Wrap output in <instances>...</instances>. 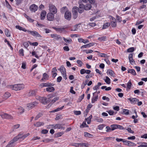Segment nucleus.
Masks as SVG:
<instances>
[{
	"label": "nucleus",
	"instance_id": "f257e3e1",
	"mask_svg": "<svg viewBox=\"0 0 147 147\" xmlns=\"http://www.w3.org/2000/svg\"><path fill=\"white\" fill-rule=\"evenodd\" d=\"M24 87L23 84H15L12 86V89L15 90H19L23 89Z\"/></svg>",
	"mask_w": 147,
	"mask_h": 147
},
{
	"label": "nucleus",
	"instance_id": "f03ea898",
	"mask_svg": "<svg viewBox=\"0 0 147 147\" xmlns=\"http://www.w3.org/2000/svg\"><path fill=\"white\" fill-rule=\"evenodd\" d=\"M49 7L50 13L55 14L57 13V9L55 5L52 4H50L49 5Z\"/></svg>",
	"mask_w": 147,
	"mask_h": 147
},
{
	"label": "nucleus",
	"instance_id": "7ed1b4c3",
	"mask_svg": "<svg viewBox=\"0 0 147 147\" xmlns=\"http://www.w3.org/2000/svg\"><path fill=\"white\" fill-rule=\"evenodd\" d=\"M59 70L61 73V74L63 78L66 80L67 79L66 71L65 69V68L63 65H61L59 69Z\"/></svg>",
	"mask_w": 147,
	"mask_h": 147
},
{
	"label": "nucleus",
	"instance_id": "20e7f679",
	"mask_svg": "<svg viewBox=\"0 0 147 147\" xmlns=\"http://www.w3.org/2000/svg\"><path fill=\"white\" fill-rule=\"evenodd\" d=\"M79 7L80 8H84L86 10H88L91 9L92 6L89 3L86 4L85 5L82 4H81L79 5Z\"/></svg>",
	"mask_w": 147,
	"mask_h": 147
},
{
	"label": "nucleus",
	"instance_id": "39448f33",
	"mask_svg": "<svg viewBox=\"0 0 147 147\" xmlns=\"http://www.w3.org/2000/svg\"><path fill=\"white\" fill-rule=\"evenodd\" d=\"M78 7H74L72 9V16L74 19L78 17Z\"/></svg>",
	"mask_w": 147,
	"mask_h": 147
},
{
	"label": "nucleus",
	"instance_id": "423d86ee",
	"mask_svg": "<svg viewBox=\"0 0 147 147\" xmlns=\"http://www.w3.org/2000/svg\"><path fill=\"white\" fill-rule=\"evenodd\" d=\"M0 116L4 119H11L13 118V117L11 115L6 113H0Z\"/></svg>",
	"mask_w": 147,
	"mask_h": 147
},
{
	"label": "nucleus",
	"instance_id": "0eeeda50",
	"mask_svg": "<svg viewBox=\"0 0 147 147\" xmlns=\"http://www.w3.org/2000/svg\"><path fill=\"white\" fill-rule=\"evenodd\" d=\"M27 32L33 36H35L36 37L38 38H41L42 37V36L37 32L35 31H31L28 30Z\"/></svg>",
	"mask_w": 147,
	"mask_h": 147
},
{
	"label": "nucleus",
	"instance_id": "6e6552de",
	"mask_svg": "<svg viewBox=\"0 0 147 147\" xmlns=\"http://www.w3.org/2000/svg\"><path fill=\"white\" fill-rule=\"evenodd\" d=\"M29 9L32 13L35 12L38 9V6L35 4H33L30 6Z\"/></svg>",
	"mask_w": 147,
	"mask_h": 147
},
{
	"label": "nucleus",
	"instance_id": "1a4fd4ad",
	"mask_svg": "<svg viewBox=\"0 0 147 147\" xmlns=\"http://www.w3.org/2000/svg\"><path fill=\"white\" fill-rule=\"evenodd\" d=\"M37 99L39 100L40 102L44 104H46L48 102L47 98L42 97H39L37 98Z\"/></svg>",
	"mask_w": 147,
	"mask_h": 147
},
{
	"label": "nucleus",
	"instance_id": "9d476101",
	"mask_svg": "<svg viewBox=\"0 0 147 147\" xmlns=\"http://www.w3.org/2000/svg\"><path fill=\"white\" fill-rule=\"evenodd\" d=\"M62 129L60 124H56L54 125H51L47 126V129Z\"/></svg>",
	"mask_w": 147,
	"mask_h": 147
},
{
	"label": "nucleus",
	"instance_id": "9b49d317",
	"mask_svg": "<svg viewBox=\"0 0 147 147\" xmlns=\"http://www.w3.org/2000/svg\"><path fill=\"white\" fill-rule=\"evenodd\" d=\"M123 143L125 145H127L129 146H134L136 145L134 143L131 142L129 141L124 140Z\"/></svg>",
	"mask_w": 147,
	"mask_h": 147
},
{
	"label": "nucleus",
	"instance_id": "f8f14e48",
	"mask_svg": "<svg viewBox=\"0 0 147 147\" xmlns=\"http://www.w3.org/2000/svg\"><path fill=\"white\" fill-rule=\"evenodd\" d=\"M71 16V13L70 12L67 11L65 12V18L68 20H70Z\"/></svg>",
	"mask_w": 147,
	"mask_h": 147
},
{
	"label": "nucleus",
	"instance_id": "ddd939ff",
	"mask_svg": "<svg viewBox=\"0 0 147 147\" xmlns=\"http://www.w3.org/2000/svg\"><path fill=\"white\" fill-rule=\"evenodd\" d=\"M54 14L49 13H47V18L48 20L50 21H53L54 19Z\"/></svg>",
	"mask_w": 147,
	"mask_h": 147
},
{
	"label": "nucleus",
	"instance_id": "4468645a",
	"mask_svg": "<svg viewBox=\"0 0 147 147\" xmlns=\"http://www.w3.org/2000/svg\"><path fill=\"white\" fill-rule=\"evenodd\" d=\"M51 36L52 38L57 40L61 39L62 38L61 37L60 35L57 34H51Z\"/></svg>",
	"mask_w": 147,
	"mask_h": 147
},
{
	"label": "nucleus",
	"instance_id": "2eb2a0df",
	"mask_svg": "<svg viewBox=\"0 0 147 147\" xmlns=\"http://www.w3.org/2000/svg\"><path fill=\"white\" fill-rule=\"evenodd\" d=\"M37 104L38 103L36 102H33L28 104L27 105V108L29 109H31L34 107L35 106H36Z\"/></svg>",
	"mask_w": 147,
	"mask_h": 147
},
{
	"label": "nucleus",
	"instance_id": "dca6fc26",
	"mask_svg": "<svg viewBox=\"0 0 147 147\" xmlns=\"http://www.w3.org/2000/svg\"><path fill=\"white\" fill-rule=\"evenodd\" d=\"M53 28L57 31L58 32L60 33H62L65 32V28H64L62 27L59 28L54 27Z\"/></svg>",
	"mask_w": 147,
	"mask_h": 147
},
{
	"label": "nucleus",
	"instance_id": "f3484780",
	"mask_svg": "<svg viewBox=\"0 0 147 147\" xmlns=\"http://www.w3.org/2000/svg\"><path fill=\"white\" fill-rule=\"evenodd\" d=\"M111 129H124L123 127L120 125L116 124L111 125Z\"/></svg>",
	"mask_w": 147,
	"mask_h": 147
},
{
	"label": "nucleus",
	"instance_id": "a211bd4d",
	"mask_svg": "<svg viewBox=\"0 0 147 147\" xmlns=\"http://www.w3.org/2000/svg\"><path fill=\"white\" fill-rule=\"evenodd\" d=\"M128 99L130 101L131 103L132 104H135L137 102L139 101L138 99L136 98H128Z\"/></svg>",
	"mask_w": 147,
	"mask_h": 147
},
{
	"label": "nucleus",
	"instance_id": "6ab92c4d",
	"mask_svg": "<svg viewBox=\"0 0 147 147\" xmlns=\"http://www.w3.org/2000/svg\"><path fill=\"white\" fill-rule=\"evenodd\" d=\"M96 93V92H95L93 93V97L92 99L91 102L92 103H93L94 102L96 101L98 98V95H96L95 94Z\"/></svg>",
	"mask_w": 147,
	"mask_h": 147
},
{
	"label": "nucleus",
	"instance_id": "aec40b11",
	"mask_svg": "<svg viewBox=\"0 0 147 147\" xmlns=\"http://www.w3.org/2000/svg\"><path fill=\"white\" fill-rule=\"evenodd\" d=\"M90 70H86L84 69H81L80 71V73L81 74H83L85 73L89 74H90Z\"/></svg>",
	"mask_w": 147,
	"mask_h": 147
},
{
	"label": "nucleus",
	"instance_id": "412c9836",
	"mask_svg": "<svg viewBox=\"0 0 147 147\" xmlns=\"http://www.w3.org/2000/svg\"><path fill=\"white\" fill-rule=\"evenodd\" d=\"M107 73L108 75H109L112 77H114L115 76V74L114 72L111 70L109 69L107 70Z\"/></svg>",
	"mask_w": 147,
	"mask_h": 147
},
{
	"label": "nucleus",
	"instance_id": "4be33fe9",
	"mask_svg": "<svg viewBox=\"0 0 147 147\" xmlns=\"http://www.w3.org/2000/svg\"><path fill=\"white\" fill-rule=\"evenodd\" d=\"M11 96V94L8 92H5L4 93L3 96V98L5 100H6Z\"/></svg>",
	"mask_w": 147,
	"mask_h": 147
},
{
	"label": "nucleus",
	"instance_id": "5701e85b",
	"mask_svg": "<svg viewBox=\"0 0 147 147\" xmlns=\"http://www.w3.org/2000/svg\"><path fill=\"white\" fill-rule=\"evenodd\" d=\"M46 12L45 11L43 10L42 11L40 14V19L42 20H44L46 15Z\"/></svg>",
	"mask_w": 147,
	"mask_h": 147
},
{
	"label": "nucleus",
	"instance_id": "b1692460",
	"mask_svg": "<svg viewBox=\"0 0 147 147\" xmlns=\"http://www.w3.org/2000/svg\"><path fill=\"white\" fill-rule=\"evenodd\" d=\"M88 143L81 142L79 143L78 147H88Z\"/></svg>",
	"mask_w": 147,
	"mask_h": 147
},
{
	"label": "nucleus",
	"instance_id": "393cba45",
	"mask_svg": "<svg viewBox=\"0 0 147 147\" xmlns=\"http://www.w3.org/2000/svg\"><path fill=\"white\" fill-rule=\"evenodd\" d=\"M44 125V123L40 121L37 122L34 124V126L37 127L42 126Z\"/></svg>",
	"mask_w": 147,
	"mask_h": 147
},
{
	"label": "nucleus",
	"instance_id": "a878e982",
	"mask_svg": "<svg viewBox=\"0 0 147 147\" xmlns=\"http://www.w3.org/2000/svg\"><path fill=\"white\" fill-rule=\"evenodd\" d=\"M35 94V92L34 90H30L27 93V95L28 96H34Z\"/></svg>",
	"mask_w": 147,
	"mask_h": 147
},
{
	"label": "nucleus",
	"instance_id": "bb28decb",
	"mask_svg": "<svg viewBox=\"0 0 147 147\" xmlns=\"http://www.w3.org/2000/svg\"><path fill=\"white\" fill-rule=\"evenodd\" d=\"M64 107V106H62L61 107H58V108H57V109H56L52 111H51V112L54 113V112H55L59 111L62 110Z\"/></svg>",
	"mask_w": 147,
	"mask_h": 147
},
{
	"label": "nucleus",
	"instance_id": "cd10ccee",
	"mask_svg": "<svg viewBox=\"0 0 147 147\" xmlns=\"http://www.w3.org/2000/svg\"><path fill=\"white\" fill-rule=\"evenodd\" d=\"M55 90V88L53 87H49L46 88V90L47 92H51Z\"/></svg>",
	"mask_w": 147,
	"mask_h": 147
},
{
	"label": "nucleus",
	"instance_id": "c85d7f7f",
	"mask_svg": "<svg viewBox=\"0 0 147 147\" xmlns=\"http://www.w3.org/2000/svg\"><path fill=\"white\" fill-rule=\"evenodd\" d=\"M19 135H21V136H20V138L21 140H23L26 137L30 135V134L29 133H27L23 135H22L20 134Z\"/></svg>",
	"mask_w": 147,
	"mask_h": 147
},
{
	"label": "nucleus",
	"instance_id": "c756f323",
	"mask_svg": "<svg viewBox=\"0 0 147 147\" xmlns=\"http://www.w3.org/2000/svg\"><path fill=\"white\" fill-rule=\"evenodd\" d=\"M128 73H130L131 74L135 76L136 75V74L135 71L134 69H129L128 70Z\"/></svg>",
	"mask_w": 147,
	"mask_h": 147
},
{
	"label": "nucleus",
	"instance_id": "7c9ffc66",
	"mask_svg": "<svg viewBox=\"0 0 147 147\" xmlns=\"http://www.w3.org/2000/svg\"><path fill=\"white\" fill-rule=\"evenodd\" d=\"M24 16L27 19V20L30 22H33L34 21V20L31 18L29 17L28 15L26 14H24Z\"/></svg>",
	"mask_w": 147,
	"mask_h": 147
},
{
	"label": "nucleus",
	"instance_id": "2f4dec72",
	"mask_svg": "<svg viewBox=\"0 0 147 147\" xmlns=\"http://www.w3.org/2000/svg\"><path fill=\"white\" fill-rule=\"evenodd\" d=\"M5 35L7 37H10L11 36L10 32L8 29H6L5 30Z\"/></svg>",
	"mask_w": 147,
	"mask_h": 147
},
{
	"label": "nucleus",
	"instance_id": "473e14b6",
	"mask_svg": "<svg viewBox=\"0 0 147 147\" xmlns=\"http://www.w3.org/2000/svg\"><path fill=\"white\" fill-rule=\"evenodd\" d=\"M106 79H104L105 82L107 84H109L111 83V80L110 79L108 76H106Z\"/></svg>",
	"mask_w": 147,
	"mask_h": 147
},
{
	"label": "nucleus",
	"instance_id": "72a5a7b5",
	"mask_svg": "<svg viewBox=\"0 0 147 147\" xmlns=\"http://www.w3.org/2000/svg\"><path fill=\"white\" fill-rule=\"evenodd\" d=\"M110 25V24L109 23L107 22L103 26L102 29H105L107 28Z\"/></svg>",
	"mask_w": 147,
	"mask_h": 147
},
{
	"label": "nucleus",
	"instance_id": "f704fd0d",
	"mask_svg": "<svg viewBox=\"0 0 147 147\" xmlns=\"http://www.w3.org/2000/svg\"><path fill=\"white\" fill-rule=\"evenodd\" d=\"M106 36H103L101 37H99L98 40L100 41H105L106 39Z\"/></svg>",
	"mask_w": 147,
	"mask_h": 147
},
{
	"label": "nucleus",
	"instance_id": "c9c22d12",
	"mask_svg": "<svg viewBox=\"0 0 147 147\" xmlns=\"http://www.w3.org/2000/svg\"><path fill=\"white\" fill-rule=\"evenodd\" d=\"M88 126L87 125L86 122H83L82 125H80V127L81 128H83L84 127H88Z\"/></svg>",
	"mask_w": 147,
	"mask_h": 147
},
{
	"label": "nucleus",
	"instance_id": "e433bc0d",
	"mask_svg": "<svg viewBox=\"0 0 147 147\" xmlns=\"http://www.w3.org/2000/svg\"><path fill=\"white\" fill-rule=\"evenodd\" d=\"M44 84V86L45 87H48L51 86H53L54 85V84H51V83H43Z\"/></svg>",
	"mask_w": 147,
	"mask_h": 147
},
{
	"label": "nucleus",
	"instance_id": "4c0bfd02",
	"mask_svg": "<svg viewBox=\"0 0 147 147\" xmlns=\"http://www.w3.org/2000/svg\"><path fill=\"white\" fill-rule=\"evenodd\" d=\"M64 133L63 132H58L55 134V136L56 137H58L61 136Z\"/></svg>",
	"mask_w": 147,
	"mask_h": 147
},
{
	"label": "nucleus",
	"instance_id": "58836bf2",
	"mask_svg": "<svg viewBox=\"0 0 147 147\" xmlns=\"http://www.w3.org/2000/svg\"><path fill=\"white\" fill-rule=\"evenodd\" d=\"M63 38L65 41L68 43H70L72 42V40L70 38L68 39H67L64 37H63Z\"/></svg>",
	"mask_w": 147,
	"mask_h": 147
},
{
	"label": "nucleus",
	"instance_id": "ea45409f",
	"mask_svg": "<svg viewBox=\"0 0 147 147\" xmlns=\"http://www.w3.org/2000/svg\"><path fill=\"white\" fill-rule=\"evenodd\" d=\"M48 77L49 76L46 73H44L43 74V78L42 80H43V79L47 80L48 79Z\"/></svg>",
	"mask_w": 147,
	"mask_h": 147
},
{
	"label": "nucleus",
	"instance_id": "a19ab883",
	"mask_svg": "<svg viewBox=\"0 0 147 147\" xmlns=\"http://www.w3.org/2000/svg\"><path fill=\"white\" fill-rule=\"evenodd\" d=\"M19 54L20 56H23L24 55V51L23 49H20L19 50Z\"/></svg>",
	"mask_w": 147,
	"mask_h": 147
},
{
	"label": "nucleus",
	"instance_id": "79ce46f5",
	"mask_svg": "<svg viewBox=\"0 0 147 147\" xmlns=\"http://www.w3.org/2000/svg\"><path fill=\"white\" fill-rule=\"evenodd\" d=\"M92 117V115H91L89 116L86 119V120L87 121V123L88 124H89L90 123Z\"/></svg>",
	"mask_w": 147,
	"mask_h": 147
},
{
	"label": "nucleus",
	"instance_id": "37998d69",
	"mask_svg": "<svg viewBox=\"0 0 147 147\" xmlns=\"http://www.w3.org/2000/svg\"><path fill=\"white\" fill-rule=\"evenodd\" d=\"M134 47H131L128 49L127 50V51L128 53L132 52L134 51Z\"/></svg>",
	"mask_w": 147,
	"mask_h": 147
},
{
	"label": "nucleus",
	"instance_id": "c03bdc74",
	"mask_svg": "<svg viewBox=\"0 0 147 147\" xmlns=\"http://www.w3.org/2000/svg\"><path fill=\"white\" fill-rule=\"evenodd\" d=\"M20 136H21L20 135H18L17 136L15 137L13 139V140L14 141V142H16L19 139H20Z\"/></svg>",
	"mask_w": 147,
	"mask_h": 147
},
{
	"label": "nucleus",
	"instance_id": "a18cd8bd",
	"mask_svg": "<svg viewBox=\"0 0 147 147\" xmlns=\"http://www.w3.org/2000/svg\"><path fill=\"white\" fill-rule=\"evenodd\" d=\"M138 147H147V143L142 142L140 146H138Z\"/></svg>",
	"mask_w": 147,
	"mask_h": 147
},
{
	"label": "nucleus",
	"instance_id": "49530a36",
	"mask_svg": "<svg viewBox=\"0 0 147 147\" xmlns=\"http://www.w3.org/2000/svg\"><path fill=\"white\" fill-rule=\"evenodd\" d=\"M42 115V113H39L38 114V115L36 116V117L35 118V120H37L38 118L41 117Z\"/></svg>",
	"mask_w": 147,
	"mask_h": 147
},
{
	"label": "nucleus",
	"instance_id": "de8ad7c7",
	"mask_svg": "<svg viewBox=\"0 0 147 147\" xmlns=\"http://www.w3.org/2000/svg\"><path fill=\"white\" fill-rule=\"evenodd\" d=\"M115 21L112 22H111V25L113 27H115L116 26L117 24L115 19H114Z\"/></svg>",
	"mask_w": 147,
	"mask_h": 147
},
{
	"label": "nucleus",
	"instance_id": "09e8293b",
	"mask_svg": "<svg viewBox=\"0 0 147 147\" xmlns=\"http://www.w3.org/2000/svg\"><path fill=\"white\" fill-rule=\"evenodd\" d=\"M84 136L85 137H88V138H91L92 136L91 135L86 132H84Z\"/></svg>",
	"mask_w": 147,
	"mask_h": 147
},
{
	"label": "nucleus",
	"instance_id": "8fccbe9b",
	"mask_svg": "<svg viewBox=\"0 0 147 147\" xmlns=\"http://www.w3.org/2000/svg\"><path fill=\"white\" fill-rule=\"evenodd\" d=\"M18 112L20 113H22L24 112V109L22 107H20L18 108Z\"/></svg>",
	"mask_w": 147,
	"mask_h": 147
},
{
	"label": "nucleus",
	"instance_id": "3c124183",
	"mask_svg": "<svg viewBox=\"0 0 147 147\" xmlns=\"http://www.w3.org/2000/svg\"><path fill=\"white\" fill-rule=\"evenodd\" d=\"M32 56H35V57L37 59H38L39 58V57L38 55H37L35 51H34L32 52Z\"/></svg>",
	"mask_w": 147,
	"mask_h": 147
},
{
	"label": "nucleus",
	"instance_id": "603ef678",
	"mask_svg": "<svg viewBox=\"0 0 147 147\" xmlns=\"http://www.w3.org/2000/svg\"><path fill=\"white\" fill-rule=\"evenodd\" d=\"M77 63L78 64L79 67H81L83 64L82 61L80 60H78L77 61Z\"/></svg>",
	"mask_w": 147,
	"mask_h": 147
},
{
	"label": "nucleus",
	"instance_id": "864d4df0",
	"mask_svg": "<svg viewBox=\"0 0 147 147\" xmlns=\"http://www.w3.org/2000/svg\"><path fill=\"white\" fill-rule=\"evenodd\" d=\"M131 86V83L130 80H129L127 84V87L129 89H130Z\"/></svg>",
	"mask_w": 147,
	"mask_h": 147
},
{
	"label": "nucleus",
	"instance_id": "5fc2aeb1",
	"mask_svg": "<svg viewBox=\"0 0 147 147\" xmlns=\"http://www.w3.org/2000/svg\"><path fill=\"white\" fill-rule=\"evenodd\" d=\"M123 111L125 114L128 115L129 114V111L128 110L124 109Z\"/></svg>",
	"mask_w": 147,
	"mask_h": 147
},
{
	"label": "nucleus",
	"instance_id": "6e6d98bb",
	"mask_svg": "<svg viewBox=\"0 0 147 147\" xmlns=\"http://www.w3.org/2000/svg\"><path fill=\"white\" fill-rule=\"evenodd\" d=\"M84 9L83 8H80L79 7V9L78 8V11L80 13H82L84 11Z\"/></svg>",
	"mask_w": 147,
	"mask_h": 147
},
{
	"label": "nucleus",
	"instance_id": "4d7b16f0",
	"mask_svg": "<svg viewBox=\"0 0 147 147\" xmlns=\"http://www.w3.org/2000/svg\"><path fill=\"white\" fill-rule=\"evenodd\" d=\"M102 99L104 100H106L107 101H109L110 100L109 98L108 97H107L106 96H103Z\"/></svg>",
	"mask_w": 147,
	"mask_h": 147
},
{
	"label": "nucleus",
	"instance_id": "13d9d810",
	"mask_svg": "<svg viewBox=\"0 0 147 147\" xmlns=\"http://www.w3.org/2000/svg\"><path fill=\"white\" fill-rule=\"evenodd\" d=\"M74 113L76 115H80L81 114V112L80 111H74Z\"/></svg>",
	"mask_w": 147,
	"mask_h": 147
},
{
	"label": "nucleus",
	"instance_id": "bf43d9fd",
	"mask_svg": "<svg viewBox=\"0 0 147 147\" xmlns=\"http://www.w3.org/2000/svg\"><path fill=\"white\" fill-rule=\"evenodd\" d=\"M136 137L134 136H131L127 138V139L128 140H134L135 139Z\"/></svg>",
	"mask_w": 147,
	"mask_h": 147
},
{
	"label": "nucleus",
	"instance_id": "052dcab7",
	"mask_svg": "<svg viewBox=\"0 0 147 147\" xmlns=\"http://www.w3.org/2000/svg\"><path fill=\"white\" fill-rule=\"evenodd\" d=\"M116 19L117 20L119 21V22L121 21V18L118 15H117L116 16Z\"/></svg>",
	"mask_w": 147,
	"mask_h": 147
},
{
	"label": "nucleus",
	"instance_id": "680f3d73",
	"mask_svg": "<svg viewBox=\"0 0 147 147\" xmlns=\"http://www.w3.org/2000/svg\"><path fill=\"white\" fill-rule=\"evenodd\" d=\"M62 79V77L61 76H59V77H58L57 78V82H61Z\"/></svg>",
	"mask_w": 147,
	"mask_h": 147
},
{
	"label": "nucleus",
	"instance_id": "e2e57ef3",
	"mask_svg": "<svg viewBox=\"0 0 147 147\" xmlns=\"http://www.w3.org/2000/svg\"><path fill=\"white\" fill-rule=\"evenodd\" d=\"M48 131L46 129H43L41 131V133L43 134H46L48 133Z\"/></svg>",
	"mask_w": 147,
	"mask_h": 147
},
{
	"label": "nucleus",
	"instance_id": "0e129e2a",
	"mask_svg": "<svg viewBox=\"0 0 147 147\" xmlns=\"http://www.w3.org/2000/svg\"><path fill=\"white\" fill-rule=\"evenodd\" d=\"M116 140L118 142H123L124 139H123L117 138L116 139Z\"/></svg>",
	"mask_w": 147,
	"mask_h": 147
},
{
	"label": "nucleus",
	"instance_id": "69168bd1",
	"mask_svg": "<svg viewBox=\"0 0 147 147\" xmlns=\"http://www.w3.org/2000/svg\"><path fill=\"white\" fill-rule=\"evenodd\" d=\"M67 9L66 7H64L62 8L61 11V13H63L65 11V10H66V9Z\"/></svg>",
	"mask_w": 147,
	"mask_h": 147
},
{
	"label": "nucleus",
	"instance_id": "338daca9",
	"mask_svg": "<svg viewBox=\"0 0 147 147\" xmlns=\"http://www.w3.org/2000/svg\"><path fill=\"white\" fill-rule=\"evenodd\" d=\"M59 98L58 97H55L52 100L51 102L53 103L56 102V101L58 100Z\"/></svg>",
	"mask_w": 147,
	"mask_h": 147
},
{
	"label": "nucleus",
	"instance_id": "774afa93",
	"mask_svg": "<svg viewBox=\"0 0 147 147\" xmlns=\"http://www.w3.org/2000/svg\"><path fill=\"white\" fill-rule=\"evenodd\" d=\"M23 45L26 48H27L29 46V45L28 42H25L23 43Z\"/></svg>",
	"mask_w": 147,
	"mask_h": 147
}]
</instances>
